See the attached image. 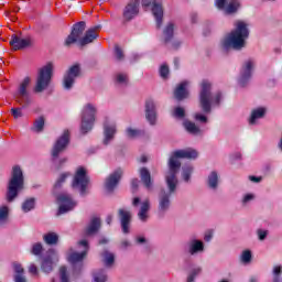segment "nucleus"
<instances>
[{
    "label": "nucleus",
    "instance_id": "1",
    "mask_svg": "<svg viewBox=\"0 0 282 282\" xmlns=\"http://www.w3.org/2000/svg\"><path fill=\"white\" fill-rule=\"evenodd\" d=\"M197 155H199L196 150L191 148L185 150H176L172 153L169 161V172L166 175V184L170 188V193H174L177 186V172L180 171L182 163L178 159L185 160H196Z\"/></svg>",
    "mask_w": 282,
    "mask_h": 282
},
{
    "label": "nucleus",
    "instance_id": "2",
    "mask_svg": "<svg viewBox=\"0 0 282 282\" xmlns=\"http://www.w3.org/2000/svg\"><path fill=\"white\" fill-rule=\"evenodd\" d=\"M234 25L236 29L231 31L223 42V47H225V50H228V47H232L234 50L246 47V39L250 36L248 23L237 20Z\"/></svg>",
    "mask_w": 282,
    "mask_h": 282
},
{
    "label": "nucleus",
    "instance_id": "3",
    "mask_svg": "<svg viewBox=\"0 0 282 282\" xmlns=\"http://www.w3.org/2000/svg\"><path fill=\"white\" fill-rule=\"evenodd\" d=\"M24 184L23 171L19 166H13L7 189V202H14L19 196V192L23 191Z\"/></svg>",
    "mask_w": 282,
    "mask_h": 282
},
{
    "label": "nucleus",
    "instance_id": "4",
    "mask_svg": "<svg viewBox=\"0 0 282 282\" xmlns=\"http://www.w3.org/2000/svg\"><path fill=\"white\" fill-rule=\"evenodd\" d=\"M210 88V82L204 79L200 84L199 105L205 113H210V105H219L221 100V94L218 93L213 97Z\"/></svg>",
    "mask_w": 282,
    "mask_h": 282
},
{
    "label": "nucleus",
    "instance_id": "5",
    "mask_svg": "<svg viewBox=\"0 0 282 282\" xmlns=\"http://www.w3.org/2000/svg\"><path fill=\"white\" fill-rule=\"evenodd\" d=\"M96 107L91 104L84 106L82 111V133H87L91 131L94 122H96Z\"/></svg>",
    "mask_w": 282,
    "mask_h": 282
},
{
    "label": "nucleus",
    "instance_id": "6",
    "mask_svg": "<svg viewBox=\"0 0 282 282\" xmlns=\"http://www.w3.org/2000/svg\"><path fill=\"white\" fill-rule=\"evenodd\" d=\"M54 69V66L52 63L46 64L43 66L37 76V82L35 85V91L40 94L41 91H44V89H47V86L50 85V80H52V72Z\"/></svg>",
    "mask_w": 282,
    "mask_h": 282
},
{
    "label": "nucleus",
    "instance_id": "7",
    "mask_svg": "<svg viewBox=\"0 0 282 282\" xmlns=\"http://www.w3.org/2000/svg\"><path fill=\"white\" fill-rule=\"evenodd\" d=\"M87 186H89V177L87 176V170L80 166L77 169L75 173L73 188H79L82 195H85Z\"/></svg>",
    "mask_w": 282,
    "mask_h": 282
},
{
    "label": "nucleus",
    "instance_id": "8",
    "mask_svg": "<svg viewBox=\"0 0 282 282\" xmlns=\"http://www.w3.org/2000/svg\"><path fill=\"white\" fill-rule=\"evenodd\" d=\"M67 144H69V130H65L62 137H59L55 142L52 150L53 158H58V155L67 149Z\"/></svg>",
    "mask_w": 282,
    "mask_h": 282
},
{
    "label": "nucleus",
    "instance_id": "9",
    "mask_svg": "<svg viewBox=\"0 0 282 282\" xmlns=\"http://www.w3.org/2000/svg\"><path fill=\"white\" fill-rule=\"evenodd\" d=\"M216 7L218 10H225L226 14H235L241 8V3L239 0H216Z\"/></svg>",
    "mask_w": 282,
    "mask_h": 282
},
{
    "label": "nucleus",
    "instance_id": "10",
    "mask_svg": "<svg viewBox=\"0 0 282 282\" xmlns=\"http://www.w3.org/2000/svg\"><path fill=\"white\" fill-rule=\"evenodd\" d=\"M57 202L61 204L59 206V215L64 213H68V210H73L76 207V202L72 199V196L67 193H62L57 196Z\"/></svg>",
    "mask_w": 282,
    "mask_h": 282
},
{
    "label": "nucleus",
    "instance_id": "11",
    "mask_svg": "<svg viewBox=\"0 0 282 282\" xmlns=\"http://www.w3.org/2000/svg\"><path fill=\"white\" fill-rule=\"evenodd\" d=\"M83 32H85V22H78L74 25L72 33L67 36L65 41L66 47H69L70 45H74L76 41H79V39L83 36Z\"/></svg>",
    "mask_w": 282,
    "mask_h": 282
},
{
    "label": "nucleus",
    "instance_id": "12",
    "mask_svg": "<svg viewBox=\"0 0 282 282\" xmlns=\"http://www.w3.org/2000/svg\"><path fill=\"white\" fill-rule=\"evenodd\" d=\"M118 217L120 219L122 232L124 235H129V232H130L129 229L131 228V219H132L133 216L126 208H120L118 210Z\"/></svg>",
    "mask_w": 282,
    "mask_h": 282
},
{
    "label": "nucleus",
    "instance_id": "13",
    "mask_svg": "<svg viewBox=\"0 0 282 282\" xmlns=\"http://www.w3.org/2000/svg\"><path fill=\"white\" fill-rule=\"evenodd\" d=\"M80 76V66L78 64L73 65L66 75L64 76V87L65 89H72L76 78Z\"/></svg>",
    "mask_w": 282,
    "mask_h": 282
},
{
    "label": "nucleus",
    "instance_id": "14",
    "mask_svg": "<svg viewBox=\"0 0 282 282\" xmlns=\"http://www.w3.org/2000/svg\"><path fill=\"white\" fill-rule=\"evenodd\" d=\"M30 83H31L30 77H26L20 84L18 102L23 107L30 104V96L28 95V87H30Z\"/></svg>",
    "mask_w": 282,
    "mask_h": 282
},
{
    "label": "nucleus",
    "instance_id": "15",
    "mask_svg": "<svg viewBox=\"0 0 282 282\" xmlns=\"http://www.w3.org/2000/svg\"><path fill=\"white\" fill-rule=\"evenodd\" d=\"M140 0H130L123 10V20L131 21L134 17H138V12H140Z\"/></svg>",
    "mask_w": 282,
    "mask_h": 282
},
{
    "label": "nucleus",
    "instance_id": "16",
    "mask_svg": "<svg viewBox=\"0 0 282 282\" xmlns=\"http://www.w3.org/2000/svg\"><path fill=\"white\" fill-rule=\"evenodd\" d=\"M79 246H83L85 250L82 253L73 252L68 256V261L72 265H76V263H83V259L87 257V252L89 251V242L87 240L79 241Z\"/></svg>",
    "mask_w": 282,
    "mask_h": 282
},
{
    "label": "nucleus",
    "instance_id": "17",
    "mask_svg": "<svg viewBox=\"0 0 282 282\" xmlns=\"http://www.w3.org/2000/svg\"><path fill=\"white\" fill-rule=\"evenodd\" d=\"M10 45L15 52L19 50H25V47H30L32 45V39H23L19 35H12Z\"/></svg>",
    "mask_w": 282,
    "mask_h": 282
},
{
    "label": "nucleus",
    "instance_id": "18",
    "mask_svg": "<svg viewBox=\"0 0 282 282\" xmlns=\"http://www.w3.org/2000/svg\"><path fill=\"white\" fill-rule=\"evenodd\" d=\"M120 180H122V171L120 169H118L112 174H110L108 176V178L106 180L105 186H106V189L108 191V193H111L113 191V188H116V186H118Z\"/></svg>",
    "mask_w": 282,
    "mask_h": 282
},
{
    "label": "nucleus",
    "instance_id": "19",
    "mask_svg": "<svg viewBox=\"0 0 282 282\" xmlns=\"http://www.w3.org/2000/svg\"><path fill=\"white\" fill-rule=\"evenodd\" d=\"M99 30H100L99 26H95V28L86 31L85 36L83 39H79V43H80L82 47H84V45H89V43H94V41H96V39H98Z\"/></svg>",
    "mask_w": 282,
    "mask_h": 282
},
{
    "label": "nucleus",
    "instance_id": "20",
    "mask_svg": "<svg viewBox=\"0 0 282 282\" xmlns=\"http://www.w3.org/2000/svg\"><path fill=\"white\" fill-rule=\"evenodd\" d=\"M145 116L150 124H155V104L153 99L145 100Z\"/></svg>",
    "mask_w": 282,
    "mask_h": 282
},
{
    "label": "nucleus",
    "instance_id": "21",
    "mask_svg": "<svg viewBox=\"0 0 282 282\" xmlns=\"http://www.w3.org/2000/svg\"><path fill=\"white\" fill-rule=\"evenodd\" d=\"M252 67H254V62L249 59L245 63L241 69L240 83L243 85L246 80H249L250 76H252Z\"/></svg>",
    "mask_w": 282,
    "mask_h": 282
},
{
    "label": "nucleus",
    "instance_id": "22",
    "mask_svg": "<svg viewBox=\"0 0 282 282\" xmlns=\"http://www.w3.org/2000/svg\"><path fill=\"white\" fill-rule=\"evenodd\" d=\"M188 86L187 82H182L176 89L174 90V97L176 100H184V98H188V90L186 87Z\"/></svg>",
    "mask_w": 282,
    "mask_h": 282
},
{
    "label": "nucleus",
    "instance_id": "23",
    "mask_svg": "<svg viewBox=\"0 0 282 282\" xmlns=\"http://www.w3.org/2000/svg\"><path fill=\"white\" fill-rule=\"evenodd\" d=\"M152 14L155 17L156 28H162V18L164 17L162 4L154 2L152 7Z\"/></svg>",
    "mask_w": 282,
    "mask_h": 282
},
{
    "label": "nucleus",
    "instance_id": "24",
    "mask_svg": "<svg viewBox=\"0 0 282 282\" xmlns=\"http://www.w3.org/2000/svg\"><path fill=\"white\" fill-rule=\"evenodd\" d=\"M171 195L166 192H161L160 194V200H159V210L160 213H165V210H169V206H171Z\"/></svg>",
    "mask_w": 282,
    "mask_h": 282
},
{
    "label": "nucleus",
    "instance_id": "25",
    "mask_svg": "<svg viewBox=\"0 0 282 282\" xmlns=\"http://www.w3.org/2000/svg\"><path fill=\"white\" fill-rule=\"evenodd\" d=\"M150 209H151V203L149 202V199L143 200L141 203V207L138 213L139 219H141V221H147V219H149Z\"/></svg>",
    "mask_w": 282,
    "mask_h": 282
},
{
    "label": "nucleus",
    "instance_id": "26",
    "mask_svg": "<svg viewBox=\"0 0 282 282\" xmlns=\"http://www.w3.org/2000/svg\"><path fill=\"white\" fill-rule=\"evenodd\" d=\"M100 229V218L95 217L90 220V224L85 230V236L89 237L91 235H96V231Z\"/></svg>",
    "mask_w": 282,
    "mask_h": 282
},
{
    "label": "nucleus",
    "instance_id": "27",
    "mask_svg": "<svg viewBox=\"0 0 282 282\" xmlns=\"http://www.w3.org/2000/svg\"><path fill=\"white\" fill-rule=\"evenodd\" d=\"M140 177L145 188H148V191H151V186H153V182L151 181V172H149L147 167H142L140 170Z\"/></svg>",
    "mask_w": 282,
    "mask_h": 282
},
{
    "label": "nucleus",
    "instance_id": "28",
    "mask_svg": "<svg viewBox=\"0 0 282 282\" xmlns=\"http://www.w3.org/2000/svg\"><path fill=\"white\" fill-rule=\"evenodd\" d=\"M13 270L15 272L14 281L15 282H25V276H23L24 269L21 264L14 262L13 263Z\"/></svg>",
    "mask_w": 282,
    "mask_h": 282
},
{
    "label": "nucleus",
    "instance_id": "29",
    "mask_svg": "<svg viewBox=\"0 0 282 282\" xmlns=\"http://www.w3.org/2000/svg\"><path fill=\"white\" fill-rule=\"evenodd\" d=\"M113 135H116V126H107L105 123V144H109L113 140Z\"/></svg>",
    "mask_w": 282,
    "mask_h": 282
},
{
    "label": "nucleus",
    "instance_id": "30",
    "mask_svg": "<svg viewBox=\"0 0 282 282\" xmlns=\"http://www.w3.org/2000/svg\"><path fill=\"white\" fill-rule=\"evenodd\" d=\"M102 262L107 268H111L113 265V261H116V256L109 251H104L101 253Z\"/></svg>",
    "mask_w": 282,
    "mask_h": 282
},
{
    "label": "nucleus",
    "instance_id": "31",
    "mask_svg": "<svg viewBox=\"0 0 282 282\" xmlns=\"http://www.w3.org/2000/svg\"><path fill=\"white\" fill-rule=\"evenodd\" d=\"M263 116H265V108H258L252 111L249 122L254 124V122H257L259 118H263Z\"/></svg>",
    "mask_w": 282,
    "mask_h": 282
},
{
    "label": "nucleus",
    "instance_id": "32",
    "mask_svg": "<svg viewBox=\"0 0 282 282\" xmlns=\"http://www.w3.org/2000/svg\"><path fill=\"white\" fill-rule=\"evenodd\" d=\"M44 241L48 246H54V245L58 243V235H56L55 232H48V234L44 235Z\"/></svg>",
    "mask_w": 282,
    "mask_h": 282
},
{
    "label": "nucleus",
    "instance_id": "33",
    "mask_svg": "<svg viewBox=\"0 0 282 282\" xmlns=\"http://www.w3.org/2000/svg\"><path fill=\"white\" fill-rule=\"evenodd\" d=\"M184 127L188 133H192L193 135H197L199 133V127H197L194 122L192 121H185Z\"/></svg>",
    "mask_w": 282,
    "mask_h": 282
},
{
    "label": "nucleus",
    "instance_id": "34",
    "mask_svg": "<svg viewBox=\"0 0 282 282\" xmlns=\"http://www.w3.org/2000/svg\"><path fill=\"white\" fill-rule=\"evenodd\" d=\"M202 250H204V242L194 240L189 248V253L195 254V252H202Z\"/></svg>",
    "mask_w": 282,
    "mask_h": 282
},
{
    "label": "nucleus",
    "instance_id": "35",
    "mask_svg": "<svg viewBox=\"0 0 282 282\" xmlns=\"http://www.w3.org/2000/svg\"><path fill=\"white\" fill-rule=\"evenodd\" d=\"M173 30H174L173 23H169L164 30V42L165 43H169V41H171L173 39Z\"/></svg>",
    "mask_w": 282,
    "mask_h": 282
},
{
    "label": "nucleus",
    "instance_id": "36",
    "mask_svg": "<svg viewBox=\"0 0 282 282\" xmlns=\"http://www.w3.org/2000/svg\"><path fill=\"white\" fill-rule=\"evenodd\" d=\"M45 127V118L39 117L33 124V131H36L40 133V131H43V128Z\"/></svg>",
    "mask_w": 282,
    "mask_h": 282
},
{
    "label": "nucleus",
    "instance_id": "37",
    "mask_svg": "<svg viewBox=\"0 0 282 282\" xmlns=\"http://www.w3.org/2000/svg\"><path fill=\"white\" fill-rule=\"evenodd\" d=\"M35 200L34 198H28L23 204H22V210L24 213H30L34 208Z\"/></svg>",
    "mask_w": 282,
    "mask_h": 282
},
{
    "label": "nucleus",
    "instance_id": "38",
    "mask_svg": "<svg viewBox=\"0 0 282 282\" xmlns=\"http://www.w3.org/2000/svg\"><path fill=\"white\" fill-rule=\"evenodd\" d=\"M42 270L43 272H45L46 274H50V272H52L53 270V262L52 259L47 258L43 261L42 263Z\"/></svg>",
    "mask_w": 282,
    "mask_h": 282
},
{
    "label": "nucleus",
    "instance_id": "39",
    "mask_svg": "<svg viewBox=\"0 0 282 282\" xmlns=\"http://www.w3.org/2000/svg\"><path fill=\"white\" fill-rule=\"evenodd\" d=\"M143 134H144V132L142 130H135V129H131V128L127 129L128 138H140V135H143Z\"/></svg>",
    "mask_w": 282,
    "mask_h": 282
},
{
    "label": "nucleus",
    "instance_id": "40",
    "mask_svg": "<svg viewBox=\"0 0 282 282\" xmlns=\"http://www.w3.org/2000/svg\"><path fill=\"white\" fill-rule=\"evenodd\" d=\"M217 182H218L217 172H212V174L208 177V184L210 188H217Z\"/></svg>",
    "mask_w": 282,
    "mask_h": 282
},
{
    "label": "nucleus",
    "instance_id": "41",
    "mask_svg": "<svg viewBox=\"0 0 282 282\" xmlns=\"http://www.w3.org/2000/svg\"><path fill=\"white\" fill-rule=\"evenodd\" d=\"M199 274H202V268H194L187 276V282H194L195 276H199Z\"/></svg>",
    "mask_w": 282,
    "mask_h": 282
},
{
    "label": "nucleus",
    "instance_id": "42",
    "mask_svg": "<svg viewBox=\"0 0 282 282\" xmlns=\"http://www.w3.org/2000/svg\"><path fill=\"white\" fill-rule=\"evenodd\" d=\"M9 209L8 207H1L0 208V224H6L8 220Z\"/></svg>",
    "mask_w": 282,
    "mask_h": 282
},
{
    "label": "nucleus",
    "instance_id": "43",
    "mask_svg": "<svg viewBox=\"0 0 282 282\" xmlns=\"http://www.w3.org/2000/svg\"><path fill=\"white\" fill-rule=\"evenodd\" d=\"M69 173H63L59 175L58 180L55 183V188H61V186H63V183H65V181L67 180V177H69Z\"/></svg>",
    "mask_w": 282,
    "mask_h": 282
},
{
    "label": "nucleus",
    "instance_id": "44",
    "mask_svg": "<svg viewBox=\"0 0 282 282\" xmlns=\"http://www.w3.org/2000/svg\"><path fill=\"white\" fill-rule=\"evenodd\" d=\"M94 281L95 282H106L107 275L105 274V271H99L98 273L94 274Z\"/></svg>",
    "mask_w": 282,
    "mask_h": 282
},
{
    "label": "nucleus",
    "instance_id": "45",
    "mask_svg": "<svg viewBox=\"0 0 282 282\" xmlns=\"http://www.w3.org/2000/svg\"><path fill=\"white\" fill-rule=\"evenodd\" d=\"M32 254L39 256L43 252V245L41 242H36L32 246L31 249Z\"/></svg>",
    "mask_w": 282,
    "mask_h": 282
},
{
    "label": "nucleus",
    "instance_id": "46",
    "mask_svg": "<svg viewBox=\"0 0 282 282\" xmlns=\"http://www.w3.org/2000/svg\"><path fill=\"white\" fill-rule=\"evenodd\" d=\"M241 261L242 263H250L252 261V252L250 250H246L241 254Z\"/></svg>",
    "mask_w": 282,
    "mask_h": 282
},
{
    "label": "nucleus",
    "instance_id": "47",
    "mask_svg": "<svg viewBox=\"0 0 282 282\" xmlns=\"http://www.w3.org/2000/svg\"><path fill=\"white\" fill-rule=\"evenodd\" d=\"M116 80L121 85H127V83H129V77L127 74L119 73L116 75Z\"/></svg>",
    "mask_w": 282,
    "mask_h": 282
},
{
    "label": "nucleus",
    "instance_id": "48",
    "mask_svg": "<svg viewBox=\"0 0 282 282\" xmlns=\"http://www.w3.org/2000/svg\"><path fill=\"white\" fill-rule=\"evenodd\" d=\"M59 276H61V282H69V278L67 276V268L66 267L59 268Z\"/></svg>",
    "mask_w": 282,
    "mask_h": 282
},
{
    "label": "nucleus",
    "instance_id": "49",
    "mask_svg": "<svg viewBox=\"0 0 282 282\" xmlns=\"http://www.w3.org/2000/svg\"><path fill=\"white\" fill-rule=\"evenodd\" d=\"M169 74H170L169 66L166 64H163L160 67V76H161V78H169Z\"/></svg>",
    "mask_w": 282,
    "mask_h": 282
},
{
    "label": "nucleus",
    "instance_id": "50",
    "mask_svg": "<svg viewBox=\"0 0 282 282\" xmlns=\"http://www.w3.org/2000/svg\"><path fill=\"white\" fill-rule=\"evenodd\" d=\"M191 173H193V167H191V166L184 167L183 169V180L188 182V180H191Z\"/></svg>",
    "mask_w": 282,
    "mask_h": 282
},
{
    "label": "nucleus",
    "instance_id": "51",
    "mask_svg": "<svg viewBox=\"0 0 282 282\" xmlns=\"http://www.w3.org/2000/svg\"><path fill=\"white\" fill-rule=\"evenodd\" d=\"M115 56L117 61H122L124 58V52H122V48H120V46L115 47Z\"/></svg>",
    "mask_w": 282,
    "mask_h": 282
},
{
    "label": "nucleus",
    "instance_id": "52",
    "mask_svg": "<svg viewBox=\"0 0 282 282\" xmlns=\"http://www.w3.org/2000/svg\"><path fill=\"white\" fill-rule=\"evenodd\" d=\"M185 115H186V112H185L184 108H182V107H176V108L174 109V117H175V118H184Z\"/></svg>",
    "mask_w": 282,
    "mask_h": 282
},
{
    "label": "nucleus",
    "instance_id": "53",
    "mask_svg": "<svg viewBox=\"0 0 282 282\" xmlns=\"http://www.w3.org/2000/svg\"><path fill=\"white\" fill-rule=\"evenodd\" d=\"M11 113L13 118H21V116H23V112H21V108H13L11 110Z\"/></svg>",
    "mask_w": 282,
    "mask_h": 282
},
{
    "label": "nucleus",
    "instance_id": "54",
    "mask_svg": "<svg viewBox=\"0 0 282 282\" xmlns=\"http://www.w3.org/2000/svg\"><path fill=\"white\" fill-rule=\"evenodd\" d=\"M195 120H198L199 122H208V119L206 118V116H204L202 113H196Z\"/></svg>",
    "mask_w": 282,
    "mask_h": 282
},
{
    "label": "nucleus",
    "instance_id": "55",
    "mask_svg": "<svg viewBox=\"0 0 282 282\" xmlns=\"http://www.w3.org/2000/svg\"><path fill=\"white\" fill-rule=\"evenodd\" d=\"M258 236H259L260 241H263V239H265V237H268V231L259 229Z\"/></svg>",
    "mask_w": 282,
    "mask_h": 282
},
{
    "label": "nucleus",
    "instance_id": "56",
    "mask_svg": "<svg viewBox=\"0 0 282 282\" xmlns=\"http://www.w3.org/2000/svg\"><path fill=\"white\" fill-rule=\"evenodd\" d=\"M29 272L30 274H39V269L34 265V264H31L30 268H29Z\"/></svg>",
    "mask_w": 282,
    "mask_h": 282
},
{
    "label": "nucleus",
    "instance_id": "57",
    "mask_svg": "<svg viewBox=\"0 0 282 282\" xmlns=\"http://www.w3.org/2000/svg\"><path fill=\"white\" fill-rule=\"evenodd\" d=\"M251 199H254V195H252V194H247V195L245 196V198H243V202H245V204H246V203L250 202Z\"/></svg>",
    "mask_w": 282,
    "mask_h": 282
},
{
    "label": "nucleus",
    "instance_id": "58",
    "mask_svg": "<svg viewBox=\"0 0 282 282\" xmlns=\"http://www.w3.org/2000/svg\"><path fill=\"white\" fill-rule=\"evenodd\" d=\"M210 239H213V231H207L205 234V241H210Z\"/></svg>",
    "mask_w": 282,
    "mask_h": 282
},
{
    "label": "nucleus",
    "instance_id": "59",
    "mask_svg": "<svg viewBox=\"0 0 282 282\" xmlns=\"http://www.w3.org/2000/svg\"><path fill=\"white\" fill-rule=\"evenodd\" d=\"M273 273H274L275 275L281 274V265L275 267V268L273 269Z\"/></svg>",
    "mask_w": 282,
    "mask_h": 282
},
{
    "label": "nucleus",
    "instance_id": "60",
    "mask_svg": "<svg viewBox=\"0 0 282 282\" xmlns=\"http://www.w3.org/2000/svg\"><path fill=\"white\" fill-rule=\"evenodd\" d=\"M249 180H250L251 182H256V183L261 182V177H257V176H249Z\"/></svg>",
    "mask_w": 282,
    "mask_h": 282
},
{
    "label": "nucleus",
    "instance_id": "61",
    "mask_svg": "<svg viewBox=\"0 0 282 282\" xmlns=\"http://www.w3.org/2000/svg\"><path fill=\"white\" fill-rule=\"evenodd\" d=\"M138 183H139L138 178L132 180L131 182L132 188H138Z\"/></svg>",
    "mask_w": 282,
    "mask_h": 282
},
{
    "label": "nucleus",
    "instance_id": "62",
    "mask_svg": "<svg viewBox=\"0 0 282 282\" xmlns=\"http://www.w3.org/2000/svg\"><path fill=\"white\" fill-rule=\"evenodd\" d=\"M140 204V197H134L132 200V206H138Z\"/></svg>",
    "mask_w": 282,
    "mask_h": 282
},
{
    "label": "nucleus",
    "instance_id": "63",
    "mask_svg": "<svg viewBox=\"0 0 282 282\" xmlns=\"http://www.w3.org/2000/svg\"><path fill=\"white\" fill-rule=\"evenodd\" d=\"M142 6L143 8H149V6H151V2L149 0H142Z\"/></svg>",
    "mask_w": 282,
    "mask_h": 282
},
{
    "label": "nucleus",
    "instance_id": "64",
    "mask_svg": "<svg viewBox=\"0 0 282 282\" xmlns=\"http://www.w3.org/2000/svg\"><path fill=\"white\" fill-rule=\"evenodd\" d=\"M113 217L111 215L107 216L106 221L108 225H111Z\"/></svg>",
    "mask_w": 282,
    "mask_h": 282
}]
</instances>
